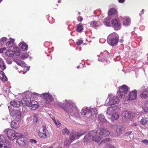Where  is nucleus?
I'll return each mask as SVG.
<instances>
[{
  "label": "nucleus",
  "mask_w": 148,
  "mask_h": 148,
  "mask_svg": "<svg viewBox=\"0 0 148 148\" xmlns=\"http://www.w3.org/2000/svg\"><path fill=\"white\" fill-rule=\"evenodd\" d=\"M98 132V130L97 131L96 130L89 131L84 137V142L87 143L89 142L90 140L96 142H99L101 139V137L99 135Z\"/></svg>",
  "instance_id": "1"
},
{
  "label": "nucleus",
  "mask_w": 148,
  "mask_h": 148,
  "mask_svg": "<svg viewBox=\"0 0 148 148\" xmlns=\"http://www.w3.org/2000/svg\"><path fill=\"white\" fill-rule=\"evenodd\" d=\"M65 101L66 105V106H65L63 103H58V106L63 108L67 112L69 113L72 112L73 111V109L75 107V104L70 100H65Z\"/></svg>",
  "instance_id": "2"
},
{
  "label": "nucleus",
  "mask_w": 148,
  "mask_h": 148,
  "mask_svg": "<svg viewBox=\"0 0 148 148\" xmlns=\"http://www.w3.org/2000/svg\"><path fill=\"white\" fill-rule=\"evenodd\" d=\"M119 101V99L117 97L110 93L108 96L105 104L106 106H110L117 104Z\"/></svg>",
  "instance_id": "3"
},
{
  "label": "nucleus",
  "mask_w": 148,
  "mask_h": 148,
  "mask_svg": "<svg viewBox=\"0 0 148 148\" xmlns=\"http://www.w3.org/2000/svg\"><path fill=\"white\" fill-rule=\"evenodd\" d=\"M119 36L115 33H113L110 34L108 38V43L112 46L116 45L119 40Z\"/></svg>",
  "instance_id": "4"
},
{
  "label": "nucleus",
  "mask_w": 148,
  "mask_h": 148,
  "mask_svg": "<svg viewBox=\"0 0 148 148\" xmlns=\"http://www.w3.org/2000/svg\"><path fill=\"white\" fill-rule=\"evenodd\" d=\"M97 110L95 108H91L87 107L85 109H82L80 112L82 115H86L87 117H88L91 116H95V114L97 113Z\"/></svg>",
  "instance_id": "5"
},
{
  "label": "nucleus",
  "mask_w": 148,
  "mask_h": 148,
  "mask_svg": "<svg viewBox=\"0 0 148 148\" xmlns=\"http://www.w3.org/2000/svg\"><path fill=\"white\" fill-rule=\"evenodd\" d=\"M39 95H40V97H41L43 99H45L47 103H48L52 101L53 100L52 97L49 94V92L45 93L42 95L39 94L36 92H34L32 94L31 96L32 97L35 98Z\"/></svg>",
  "instance_id": "6"
},
{
  "label": "nucleus",
  "mask_w": 148,
  "mask_h": 148,
  "mask_svg": "<svg viewBox=\"0 0 148 148\" xmlns=\"http://www.w3.org/2000/svg\"><path fill=\"white\" fill-rule=\"evenodd\" d=\"M128 90V88L127 86L123 85L119 87L118 94L121 98H124Z\"/></svg>",
  "instance_id": "7"
},
{
  "label": "nucleus",
  "mask_w": 148,
  "mask_h": 148,
  "mask_svg": "<svg viewBox=\"0 0 148 148\" xmlns=\"http://www.w3.org/2000/svg\"><path fill=\"white\" fill-rule=\"evenodd\" d=\"M4 132L7 134L8 138L10 140H12L15 139V133L14 131L11 129H6Z\"/></svg>",
  "instance_id": "8"
},
{
  "label": "nucleus",
  "mask_w": 148,
  "mask_h": 148,
  "mask_svg": "<svg viewBox=\"0 0 148 148\" xmlns=\"http://www.w3.org/2000/svg\"><path fill=\"white\" fill-rule=\"evenodd\" d=\"M10 115L13 117H15L17 121H19L21 118L20 112L18 110H13L10 113Z\"/></svg>",
  "instance_id": "9"
},
{
  "label": "nucleus",
  "mask_w": 148,
  "mask_h": 148,
  "mask_svg": "<svg viewBox=\"0 0 148 148\" xmlns=\"http://www.w3.org/2000/svg\"><path fill=\"white\" fill-rule=\"evenodd\" d=\"M112 24L115 29L118 30L121 28V24L119 19L116 18L113 19Z\"/></svg>",
  "instance_id": "10"
},
{
  "label": "nucleus",
  "mask_w": 148,
  "mask_h": 148,
  "mask_svg": "<svg viewBox=\"0 0 148 148\" xmlns=\"http://www.w3.org/2000/svg\"><path fill=\"white\" fill-rule=\"evenodd\" d=\"M108 53L107 51H104L103 53H101L100 55V56L99 57L98 59L99 61L101 62H103L105 61L106 63H108L109 62L107 61L106 59L108 58Z\"/></svg>",
  "instance_id": "11"
},
{
  "label": "nucleus",
  "mask_w": 148,
  "mask_h": 148,
  "mask_svg": "<svg viewBox=\"0 0 148 148\" xmlns=\"http://www.w3.org/2000/svg\"><path fill=\"white\" fill-rule=\"evenodd\" d=\"M98 131L99 134L101 137V138L102 136L105 137L109 135L110 134L109 130L105 128H101L98 130Z\"/></svg>",
  "instance_id": "12"
},
{
  "label": "nucleus",
  "mask_w": 148,
  "mask_h": 148,
  "mask_svg": "<svg viewBox=\"0 0 148 148\" xmlns=\"http://www.w3.org/2000/svg\"><path fill=\"white\" fill-rule=\"evenodd\" d=\"M145 86H143L140 89L142 91L140 96L142 98H146L148 97V88L145 89Z\"/></svg>",
  "instance_id": "13"
},
{
  "label": "nucleus",
  "mask_w": 148,
  "mask_h": 148,
  "mask_svg": "<svg viewBox=\"0 0 148 148\" xmlns=\"http://www.w3.org/2000/svg\"><path fill=\"white\" fill-rule=\"evenodd\" d=\"M22 103L23 105H26L28 106H30L31 103V99L30 97H24L23 98L22 100Z\"/></svg>",
  "instance_id": "14"
},
{
  "label": "nucleus",
  "mask_w": 148,
  "mask_h": 148,
  "mask_svg": "<svg viewBox=\"0 0 148 148\" xmlns=\"http://www.w3.org/2000/svg\"><path fill=\"white\" fill-rule=\"evenodd\" d=\"M137 91L136 90L131 92L127 96V98L128 100H133L135 99L136 98Z\"/></svg>",
  "instance_id": "15"
},
{
  "label": "nucleus",
  "mask_w": 148,
  "mask_h": 148,
  "mask_svg": "<svg viewBox=\"0 0 148 148\" xmlns=\"http://www.w3.org/2000/svg\"><path fill=\"white\" fill-rule=\"evenodd\" d=\"M30 106L29 107H30V108L31 110H34L37 108L38 107V104L37 101L34 100L31 102Z\"/></svg>",
  "instance_id": "16"
},
{
  "label": "nucleus",
  "mask_w": 148,
  "mask_h": 148,
  "mask_svg": "<svg viewBox=\"0 0 148 148\" xmlns=\"http://www.w3.org/2000/svg\"><path fill=\"white\" fill-rule=\"evenodd\" d=\"M131 114L127 111H124L122 114V116L123 119L126 120L129 119L131 116Z\"/></svg>",
  "instance_id": "17"
},
{
  "label": "nucleus",
  "mask_w": 148,
  "mask_h": 148,
  "mask_svg": "<svg viewBox=\"0 0 148 148\" xmlns=\"http://www.w3.org/2000/svg\"><path fill=\"white\" fill-rule=\"evenodd\" d=\"M10 104L14 107L18 108L20 106L21 102L19 101L14 100L10 102Z\"/></svg>",
  "instance_id": "18"
},
{
  "label": "nucleus",
  "mask_w": 148,
  "mask_h": 148,
  "mask_svg": "<svg viewBox=\"0 0 148 148\" xmlns=\"http://www.w3.org/2000/svg\"><path fill=\"white\" fill-rule=\"evenodd\" d=\"M0 79L3 82L8 81L7 78L4 72L2 71H0Z\"/></svg>",
  "instance_id": "19"
},
{
  "label": "nucleus",
  "mask_w": 148,
  "mask_h": 148,
  "mask_svg": "<svg viewBox=\"0 0 148 148\" xmlns=\"http://www.w3.org/2000/svg\"><path fill=\"white\" fill-rule=\"evenodd\" d=\"M19 46L23 51L27 50L28 48V45L23 42H21L19 44Z\"/></svg>",
  "instance_id": "20"
},
{
  "label": "nucleus",
  "mask_w": 148,
  "mask_h": 148,
  "mask_svg": "<svg viewBox=\"0 0 148 148\" xmlns=\"http://www.w3.org/2000/svg\"><path fill=\"white\" fill-rule=\"evenodd\" d=\"M116 12V10L112 8L110 9L108 12V18L111 19L110 16L112 15H114Z\"/></svg>",
  "instance_id": "21"
},
{
  "label": "nucleus",
  "mask_w": 148,
  "mask_h": 148,
  "mask_svg": "<svg viewBox=\"0 0 148 148\" xmlns=\"http://www.w3.org/2000/svg\"><path fill=\"white\" fill-rule=\"evenodd\" d=\"M122 128L119 126L117 127L116 130V132L115 134V136H117L120 135L122 133Z\"/></svg>",
  "instance_id": "22"
},
{
  "label": "nucleus",
  "mask_w": 148,
  "mask_h": 148,
  "mask_svg": "<svg viewBox=\"0 0 148 148\" xmlns=\"http://www.w3.org/2000/svg\"><path fill=\"white\" fill-rule=\"evenodd\" d=\"M115 110V108L112 107L109 108L107 110L106 114L108 115H111L113 112Z\"/></svg>",
  "instance_id": "23"
},
{
  "label": "nucleus",
  "mask_w": 148,
  "mask_h": 148,
  "mask_svg": "<svg viewBox=\"0 0 148 148\" xmlns=\"http://www.w3.org/2000/svg\"><path fill=\"white\" fill-rule=\"evenodd\" d=\"M14 40L13 39H11L10 40L8 41L6 44V46L7 48H10L13 45Z\"/></svg>",
  "instance_id": "24"
},
{
  "label": "nucleus",
  "mask_w": 148,
  "mask_h": 148,
  "mask_svg": "<svg viewBox=\"0 0 148 148\" xmlns=\"http://www.w3.org/2000/svg\"><path fill=\"white\" fill-rule=\"evenodd\" d=\"M5 55L10 57H13L14 56L13 52L10 49H8L5 53Z\"/></svg>",
  "instance_id": "25"
},
{
  "label": "nucleus",
  "mask_w": 148,
  "mask_h": 148,
  "mask_svg": "<svg viewBox=\"0 0 148 148\" xmlns=\"http://www.w3.org/2000/svg\"><path fill=\"white\" fill-rule=\"evenodd\" d=\"M98 119L100 122L103 123H105L107 121V120L105 119L104 116L101 114L99 115Z\"/></svg>",
  "instance_id": "26"
},
{
  "label": "nucleus",
  "mask_w": 148,
  "mask_h": 148,
  "mask_svg": "<svg viewBox=\"0 0 148 148\" xmlns=\"http://www.w3.org/2000/svg\"><path fill=\"white\" fill-rule=\"evenodd\" d=\"M14 61L19 65L23 67L25 66V63L21 61L16 59Z\"/></svg>",
  "instance_id": "27"
},
{
  "label": "nucleus",
  "mask_w": 148,
  "mask_h": 148,
  "mask_svg": "<svg viewBox=\"0 0 148 148\" xmlns=\"http://www.w3.org/2000/svg\"><path fill=\"white\" fill-rule=\"evenodd\" d=\"M0 67L3 70H4L6 68V66L4 64L3 61L1 58H0Z\"/></svg>",
  "instance_id": "28"
},
{
  "label": "nucleus",
  "mask_w": 148,
  "mask_h": 148,
  "mask_svg": "<svg viewBox=\"0 0 148 148\" xmlns=\"http://www.w3.org/2000/svg\"><path fill=\"white\" fill-rule=\"evenodd\" d=\"M13 49L15 55L17 56H19L20 54V49L19 48L17 47H13Z\"/></svg>",
  "instance_id": "29"
},
{
  "label": "nucleus",
  "mask_w": 148,
  "mask_h": 148,
  "mask_svg": "<svg viewBox=\"0 0 148 148\" xmlns=\"http://www.w3.org/2000/svg\"><path fill=\"white\" fill-rule=\"evenodd\" d=\"M108 19L107 18H106L104 22V25L110 27L111 26V24L109 21L110 18H108Z\"/></svg>",
  "instance_id": "30"
},
{
  "label": "nucleus",
  "mask_w": 148,
  "mask_h": 148,
  "mask_svg": "<svg viewBox=\"0 0 148 148\" xmlns=\"http://www.w3.org/2000/svg\"><path fill=\"white\" fill-rule=\"evenodd\" d=\"M39 136L41 138H45L47 137V135L45 133H42L41 132H39L38 133Z\"/></svg>",
  "instance_id": "31"
},
{
  "label": "nucleus",
  "mask_w": 148,
  "mask_h": 148,
  "mask_svg": "<svg viewBox=\"0 0 148 148\" xmlns=\"http://www.w3.org/2000/svg\"><path fill=\"white\" fill-rule=\"evenodd\" d=\"M130 18H127L125 21L123 22V25L127 26L129 25L130 23Z\"/></svg>",
  "instance_id": "32"
},
{
  "label": "nucleus",
  "mask_w": 148,
  "mask_h": 148,
  "mask_svg": "<svg viewBox=\"0 0 148 148\" xmlns=\"http://www.w3.org/2000/svg\"><path fill=\"white\" fill-rule=\"evenodd\" d=\"M24 138L22 137L21 138H18V140L16 141V143H18L20 145H21L22 143L24 142Z\"/></svg>",
  "instance_id": "33"
},
{
  "label": "nucleus",
  "mask_w": 148,
  "mask_h": 148,
  "mask_svg": "<svg viewBox=\"0 0 148 148\" xmlns=\"http://www.w3.org/2000/svg\"><path fill=\"white\" fill-rule=\"evenodd\" d=\"M11 126L12 128H16L17 126V122L15 120L12 121L11 123Z\"/></svg>",
  "instance_id": "34"
},
{
  "label": "nucleus",
  "mask_w": 148,
  "mask_h": 148,
  "mask_svg": "<svg viewBox=\"0 0 148 148\" xmlns=\"http://www.w3.org/2000/svg\"><path fill=\"white\" fill-rule=\"evenodd\" d=\"M119 118V115L117 113L114 114L112 116V119L114 121L117 120Z\"/></svg>",
  "instance_id": "35"
},
{
  "label": "nucleus",
  "mask_w": 148,
  "mask_h": 148,
  "mask_svg": "<svg viewBox=\"0 0 148 148\" xmlns=\"http://www.w3.org/2000/svg\"><path fill=\"white\" fill-rule=\"evenodd\" d=\"M148 121L147 118H143L140 121V123L143 125H145Z\"/></svg>",
  "instance_id": "36"
},
{
  "label": "nucleus",
  "mask_w": 148,
  "mask_h": 148,
  "mask_svg": "<svg viewBox=\"0 0 148 148\" xmlns=\"http://www.w3.org/2000/svg\"><path fill=\"white\" fill-rule=\"evenodd\" d=\"M90 24L92 27H96L98 26V23L95 21L90 22Z\"/></svg>",
  "instance_id": "37"
},
{
  "label": "nucleus",
  "mask_w": 148,
  "mask_h": 148,
  "mask_svg": "<svg viewBox=\"0 0 148 148\" xmlns=\"http://www.w3.org/2000/svg\"><path fill=\"white\" fill-rule=\"evenodd\" d=\"M81 23H80L77 26L76 31L79 32H81L82 30L83 29V27L80 25Z\"/></svg>",
  "instance_id": "38"
},
{
  "label": "nucleus",
  "mask_w": 148,
  "mask_h": 148,
  "mask_svg": "<svg viewBox=\"0 0 148 148\" xmlns=\"http://www.w3.org/2000/svg\"><path fill=\"white\" fill-rule=\"evenodd\" d=\"M23 136V135L22 134L18 133H15V139L16 138L17 140H18V138H21Z\"/></svg>",
  "instance_id": "39"
},
{
  "label": "nucleus",
  "mask_w": 148,
  "mask_h": 148,
  "mask_svg": "<svg viewBox=\"0 0 148 148\" xmlns=\"http://www.w3.org/2000/svg\"><path fill=\"white\" fill-rule=\"evenodd\" d=\"M62 133L64 135L66 134L68 135L69 134V131L66 128L64 129L62 131Z\"/></svg>",
  "instance_id": "40"
},
{
  "label": "nucleus",
  "mask_w": 148,
  "mask_h": 148,
  "mask_svg": "<svg viewBox=\"0 0 148 148\" xmlns=\"http://www.w3.org/2000/svg\"><path fill=\"white\" fill-rule=\"evenodd\" d=\"M28 53H22L21 55V58L23 59L25 58H26L28 57Z\"/></svg>",
  "instance_id": "41"
},
{
  "label": "nucleus",
  "mask_w": 148,
  "mask_h": 148,
  "mask_svg": "<svg viewBox=\"0 0 148 148\" xmlns=\"http://www.w3.org/2000/svg\"><path fill=\"white\" fill-rule=\"evenodd\" d=\"M5 141V139L4 136L3 135H0V142H3Z\"/></svg>",
  "instance_id": "42"
},
{
  "label": "nucleus",
  "mask_w": 148,
  "mask_h": 148,
  "mask_svg": "<svg viewBox=\"0 0 148 148\" xmlns=\"http://www.w3.org/2000/svg\"><path fill=\"white\" fill-rule=\"evenodd\" d=\"M148 108V101L145 104V110L144 111L145 112H148V109H147Z\"/></svg>",
  "instance_id": "43"
},
{
  "label": "nucleus",
  "mask_w": 148,
  "mask_h": 148,
  "mask_svg": "<svg viewBox=\"0 0 148 148\" xmlns=\"http://www.w3.org/2000/svg\"><path fill=\"white\" fill-rule=\"evenodd\" d=\"M75 138V135L73 134H71L70 135V140H74Z\"/></svg>",
  "instance_id": "44"
},
{
  "label": "nucleus",
  "mask_w": 148,
  "mask_h": 148,
  "mask_svg": "<svg viewBox=\"0 0 148 148\" xmlns=\"http://www.w3.org/2000/svg\"><path fill=\"white\" fill-rule=\"evenodd\" d=\"M7 40V39L6 37H3L1 38V43L2 44H3L4 42H6Z\"/></svg>",
  "instance_id": "45"
},
{
  "label": "nucleus",
  "mask_w": 148,
  "mask_h": 148,
  "mask_svg": "<svg viewBox=\"0 0 148 148\" xmlns=\"http://www.w3.org/2000/svg\"><path fill=\"white\" fill-rule=\"evenodd\" d=\"M42 131L44 132L47 133V130L46 128V126L45 125H43L42 126Z\"/></svg>",
  "instance_id": "46"
},
{
  "label": "nucleus",
  "mask_w": 148,
  "mask_h": 148,
  "mask_svg": "<svg viewBox=\"0 0 148 148\" xmlns=\"http://www.w3.org/2000/svg\"><path fill=\"white\" fill-rule=\"evenodd\" d=\"M37 121L38 119L37 118V117L36 115H34L33 119V122H34V123H36L37 122Z\"/></svg>",
  "instance_id": "47"
},
{
  "label": "nucleus",
  "mask_w": 148,
  "mask_h": 148,
  "mask_svg": "<svg viewBox=\"0 0 148 148\" xmlns=\"http://www.w3.org/2000/svg\"><path fill=\"white\" fill-rule=\"evenodd\" d=\"M83 43V41L82 40H79L76 42L77 44L78 45H80L81 44H82Z\"/></svg>",
  "instance_id": "48"
},
{
  "label": "nucleus",
  "mask_w": 148,
  "mask_h": 148,
  "mask_svg": "<svg viewBox=\"0 0 148 148\" xmlns=\"http://www.w3.org/2000/svg\"><path fill=\"white\" fill-rule=\"evenodd\" d=\"M84 132H80L79 133H78L77 135V136L78 137V138L81 136L83 135V134H84Z\"/></svg>",
  "instance_id": "49"
},
{
  "label": "nucleus",
  "mask_w": 148,
  "mask_h": 148,
  "mask_svg": "<svg viewBox=\"0 0 148 148\" xmlns=\"http://www.w3.org/2000/svg\"><path fill=\"white\" fill-rule=\"evenodd\" d=\"M142 142L145 145H148V140H144L142 141Z\"/></svg>",
  "instance_id": "50"
},
{
  "label": "nucleus",
  "mask_w": 148,
  "mask_h": 148,
  "mask_svg": "<svg viewBox=\"0 0 148 148\" xmlns=\"http://www.w3.org/2000/svg\"><path fill=\"white\" fill-rule=\"evenodd\" d=\"M29 141L32 143H36L37 142L34 139H30Z\"/></svg>",
  "instance_id": "51"
},
{
  "label": "nucleus",
  "mask_w": 148,
  "mask_h": 148,
  "mask_svg": "<svg viewBox=\"0 0 148 148\" xmlns=\"http://www.w3.org/2000/svg\"><path fill=\"white\" fill-rule=\"evenodd\" d=\"M77 20L79 21H82L83 20V18L82 17H78L77 18Z\"/></svg>",
  "instance_id": "52"
},
{
  "label": "nucleus",
  "mask_w": 148,
  "mask_h": 148,
  "mask_svg": "<svg viewBox=\"0 0 148 148\" xmlns=\"http://www.w3.org/2000/svg\"><path fill=\"white\" fill-rule=\"evenodd\" d=\"M108 148H115L114 146L111 144H109L108 145Z\"/></svg>",
  "instance_id": "53"
},
{
  "label": "nucleus",
  "mask_w": 148,
  "mask_h": 148,
  "mask_svg": "<svg viewBox=\"0 0 148 148\" xmlns=\"http://www.w3.org/2000/svg\"><path fill=\"white\" fill-rule=\"evenodd\" d=\"M70 143H69L68 142V141L67 140H66V142H64V145H65V146H67L68 145H69L70 144Z\"/></svg>",
  "instance_id": "54"
},
{
  "label": "nucleus",
  "mask_w": 148,
  "mask_h": 148,
  "mask_svg": "<svg viewBox=\"0 0 148 148\" xmlns=\"http://www.w3.org/2000/svg\"><path fill=\"white\" fill-rule=\"evenodd\" d=\"M118 1L119 3H123L125 1V0H118Z\"/></svg>",
  "instance_id": "55"
},
{
  "label": "nucleus",
  "mask_w": 148,
  "mask_h": 148,
  "mask_svg": "<svg viewBox=\"0 0 148 148\" xmlns=\"http://www.w3.org/2000/svg\"><path fill=\"white\" fill-rule=\"evenodd\" d=\"M110 140V139L109 138H106V139L104 140V141L105 142L106 141V142H108Z\"/></svg>",
  "instance_id": "56"
},
{
  "label": "nucleus",
  "mask_w": 148,
  "mask_h": 148,
  "mask_svg": "<svg viewBox=\"0 0 148 148\" xmlns=\"http://www.w3.org/2000/svg\"><path fill=\"white\" fill-rule=\"evenodd\" d=\"M79 114L78 112H77L76 113V114H75V116L76 117H78L79 116Z\"/></svg>",
  "instance_id": "57"
},
{
  "label": "nucleus",
  "mask_w": 148,
  "mask_h": 148,
  "mask_svg": "<svg viewBox=\"0 0 148 148\" xmlns=\"http://www.w3.org/2000/svg\"><path fill=\"white\" fill-rule=\"evenodd\" d=\"M7 62L9 64H11L12 63V61L11 60H9L8 61H7Z\"/></svg>",
  "instance_id": "58"
},
{
  "label": "nucleus",
  "mask_w": 148,
  "mask_h": 148,
  "mask_svg": "<svg viewBox=\"0 0 148 148\" xmlns=\"http://www.w3.org/2000/svg\"><path fill=\"white\" fill-rule=\"evenodd\" d=\"M131 133V132H129L126 133V134L127 135H130Z\"/></svg>",
  "instance_id": "59"
},
{
  "label": "nucleus",
  "mask_w": 148,
  "mask_h": 148,
  "mask_svg": "<svg viewBox=\"0 0 148 148\" xmlns=\"http://www.w3.org/2000/svg\"><path fill=\"white\" fill-rule=\"evenodd\" d=\"M3 50L2 48H1L0 49V53H3Z\"/></svg>",
  "instance_id": "60"
},
{
  "label": "nucleus",
  "mask_w": 148,
  "mask_h": 148,
  "mask_svg": "<svg viewBox=\"0 0 148 148\" xmlns=\"http://www.w3.org/2000/svg\"><path fill=\"white\" fill-rule=\"evenodd\" d=\"M123 41V40L122 39H121L119 40V42L121 43Z\"/></svg>",
  "instance_id": "61"
},
{
  "label": "nucleus",
  "mask_w": 148,
  "mask_h": 148,
  "mask_svg": "<svg viewBox=\"0 0 148 148\" xmlns=\"http://www.w3.org/2000/svg\"><path fill=\"white\" fill-rule=\"evenodd\" d=\"M52 119L53 121H55L56 119L54 118L53 117L52 118Z\"/></svg>",
  "instance_id": "62"
},
{
  "label": "nucleus",
  "mask_w": 148,
  "mask_h": 148,
  "mask_svg": "<svg viewBox=\"0 0 148 148\" xmlns=\"http://www.w3.org/2000/svg\"><path fill=\"white\" fill-rule=\"evenodd\" d=\"M143 11H144V10L143 9L141 11V13L142 14H143L144 13V12H143Z\"/></svg>",
  "instance_id": "63"
},
{
  "label": "nucleus",
  "mask_w": 148,
  "mask_h": 148,
  "mask_svg": "<svg viewBox=\"0 0 148 148\" xmlns=\"http://www.w3.org/2000/svg\"><path fill=\"white\" fill-rule=\"evenodd\" d=\"M4 148H10L6 146H4Z\"/></svg>",
  "instance_id": "64"
}]
</instances>
